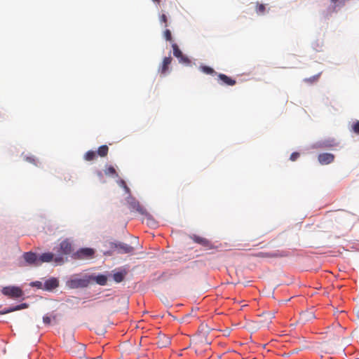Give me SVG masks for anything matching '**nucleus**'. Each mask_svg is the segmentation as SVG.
Returning a JSON list of instances; mask_svg holds the SVG:
<instances>
[{"label":"nucleus","instance_id":"1","mask_svg":"<svg viewBox=\"0 0 359 359\" xmlns=\"http://www.w3.org/2000/svg\"><path fill=\"white\" fill-rule=\"evenodd\" d=\"M54 250L55 251L54 262L58 264H63L67 260L65 257L72 256L74 253L73 243L69 238H66L55 246Z\"/></svg>","mask_w":359,"mask_h":359},{"label":"nucleus","instance_id":"2","mask_svg":"<svg viewBox=\"0 0 359 359\" xmlns=\"http://www.w3.org/2000/svg\"><path fill=\"white\" fill-rule=\"evenodd\" d=\"M1 292L5 296L11 298H19L23 295L22 289L16 286L4 287L1 290Z\"/></svg>","mask_w":359,"mask_h":359},{"label":"nucleus","instance_id":"3","mask_svg":"<svg viewBox=\"0 0 359 359\" xmlns=\"http://www.w3.org/2000/svg\"><path fill=\"white\" fill-rule=\"evenodd\" d=\"M95 254V250L93 248H81L76 252H74L72 257L74 259H83L92 258Z\"/></svg>","mask_w":359,"mask_h":359},{"label":"nucleus","instance_id":"4","mask_svg":"<svg viewBox=\"0 0 359 359\" xmlns=\"http://www.w3.org/2000/svg\"><path fill=\"white\" fill-rule=\"evenodd\" d=\"M89 283L90 281L88 278H74L67 282V286L71 289L83 288L86 287Z\"/></svg>","mask_w":359,"mask_h":359},{"label":"nucleus","instance_id":"5","mask_svg":"<svg viewBox=\"0 0 359 359\" xmlns=\"http://www.w3.org/2000/svg\"><path fill=\"white\" fill-rule=\"evenodd\" d=\"M172 48L173 50V55L175 57H176L179 62L180 63L184 64V65H189L191 63L190 60L188 57L186 55H184L180 48L178 47L177 44L175 43H172Z\"/></svg>","mask_w":359,"mask_h":359},{"label":"nucleus","instance_id":"6","mask_svg":"<svg viewBox=\"0 0 359 359\" xmlns=\"http://www.w3.org/2000/svg\"><path fill=\"white\" fill-rule=\"evenodd\" d=\"M22 257L28 265L39 266V257L36 253L32 252H25Z\"/></svg>","mask_w":359,"mask_h":359},{"label":"nucleus","instance_id":"7","mask_svg":"<svg viewBox=\"0 0 359 359\" xmlns=\"http://www.w3.org/2000/svg\"><path fill=\"white\" fill-rule=\"evenodd\" d=\"M172 59L170 56L165 57L163 58L162 64L161 65L158 69V72L161 76L164 77L168 74L169 67L172 62Z\"/></svg>","mask_w":359,"mask_h":359},{"label":"nucleus","instance_id":"8","mask_svg":"<svg viewBox=\"0 0 359 359\" xmlns=\"http://www.w3.org/2000/svg\"><path fill=\"white\" fill-rule=\"evenodd\" d=\"M127 203L129 205V208L131 210H136L142 214H144V209L142 208L140 203L133 196L129 195L126 199Z\"/></svg>","mask_w":359,"mask_h":359},{"label":"nucleus","instance_id":"9","mask_svg":"<svg viewBox=\"0 0 359 359\" xmlns=\"http://www.w3.org/2000/svg\"><path fill=\"white\" fill-rule=\"evenodd\" d=\"M191 238L196 243H198L201 245L202 246L205 247L207 249H213L214 245L212 244V243L208 240L205 238L197 236V235H192L191 236Z\"/></svg>","mask_w":359,"mask_h":359},{"label":"nucleus","instance_id":"10","mask_svg":"<svg viewBox=\"0 0 359 359\" xmlns=\"http://www.w3.org/2000/svg\"><path fill=\"white\" fill-rule=\"evenodd\" d=\"M114 248L117 250L118 253H131L134 251V248L123 243H111Z\"/></svg>","mask_w":359,"mask_h":359},{"label":"nucleus","instance_id":"11","mask_svg":"<svg viewBox=\"0 0 359 359\" xmlns=\"http://www.w3.org/2000/svg\"><path fill=\"white\" fill-rule=\"evenodd\" d=\"M334 155L330 153L320 154L318 160L321 165H327L332 163L334 160Z\"/></svg>","mask_w":359,"mask_h":359},{"label":"nucleus","instance_id":"12","mask_svg":"<svg viewBox=\"0 0 359 359\" xmlns=\"http://www.w3.org/2000/svg\"><path fill=\"white\" fill-rule=\"evenodd\" d=\"M59 285V281L55 278H51L45 281L43 284V290L50 291Z\"/></svg>","mask_w":359,"mask_h":359},{"label":"nucleus","instance_id":"13","mask_svg":"<svg viewBox=\"0 0 359 359\" xmlns=\"http://www.w3.org/2000/svg\"><path fill=\"white\" fill-rule=\"evenodd\" d=\"M55 257V254H53L52 252H45L41 254L39 257V266L41 265L42 263H48L54 261Z\"/></svg>","mask_w":359,"mask_h":359},{"label":"nucleus","instance_id":"14","mask_svg":"<svg viewBox=\"0 0 359 359\" xmlns=\"http://www.w3.org/2000/svg\"><path fill=\"white\" fill-rule=\"evenodd\" d=\"M157 345L159 348H165L170 344V339L165 334H159L157 337Z\"/></svg>","mask_w":359,"mask_h":359},{"label":"nucleus","instance_id":"15","mask_svg":"<svg viewBox=\"0 0 359 359\" xmlns=\"http://www.w3.org/2000/svg\"><path fill=\"white\" fill-rule=\"evenodd\" d=\"M218 78L219 80L222 81V83L226 84L227 86H234L236 83V80L229 77L228 76L224 74H219Z\"/></svg>","mask_w":359,"mask_h":359},{"label":"nucleus","instance_id":"16","mask_svg":"<svg viewBox=\"0 0 359 359\" xmlns=\"http://www.w3.org/2000/svg\"><path fill=\"white\" fill-rule=\"evenodd\" d=\"M74 348H76L77 351L73 350L72 351L75 354H77L79 358H82L85 357L84 351H85V349H86V346L84 344H75Z\"/></svg>","mask_w":359,"mask_h":359},{"label":"nucleus","instance_id":"17","mask_svg":"<svg viewBox=\"0 0 359 359\" xmlns=\"http://www.w3.org/2000/svg\"><path fill=\"white\" fill-rule=\"evenodd\" d=\"M27 307L26 304H21L20 305H17L15 306L10 307L8 309H6L3 311H0V315L6 314L13 311H18L22 309H25Z\"/></svg>","mask_w":359,"mask_h":359},{"label":"nucleus","instance_id":"18","mask_svg":"<svg viewBox=\"0 0 359 359\" xmlns=\"http://www.w3.org/2000/svg\"><path fill=\"white\" fill-rule=\"evenodd\" d=\"M93 280L100 285H107V277L105 275L100 274L93 277Z\"/></svg>","mask_w":359,"mask_h":359},{"label":"nucleus","instance_id":"19","mask_svg":"<svg viewBox=\"0 0 359 359\" xmlns=\"http://www.w3.org/2000/svg\"><path fill=\"white\" fill-rule=\"evenodd\" d=\"M126 275V271H124V272H122V271L116 272V273H115L113 275V278H114V280L116 283H121V282H122L123 280Z\"/></svg>","mask_w":359,"mask_h":359},{"label":"nucleus","instance_id":"20","mask_svg":"<svg viewBox=\"0 0 359 359\" xmlns=\"http://www.w3.org/2000/svg\"><path fill=\"white\" fill-rule=\"evenodd\" d=\"M109 151V147L107 145H102L98 148L97 154L101 157H105Z\"/></svg>","mask_w":359,"mask_h":359},{"label":"nucleus","instance_id":"21","mask_svg":"<svg viewBox=\"0 0 359 359\" xmlns=\"http://www.w3.org/2000/svg\"><path fill=\"white\" fill-rule=\"evenodd\" d=\"M96 157L97 154L94 151H88L84 155V159L88 161H93Z\"/></svg>","mask_w":359,"mask_h":359},{"label":"nucleus","instance_id":"22","mask_svg":"<svg viewBox=\"0 0 359 359\" xmlns=\"http://www.w3.org/2000/svg\"><path fill=\"white\" fill-rule=\"evenodd\" d=\"M104 174L106 175L111 176V177H118V174L113 166H109L105 168Z\"/></svg>","mask_w":359,"mask_h":359},{"label":"nucleus","instance_id":"23","mask_svg":"<svg viewBox=\"0 0 359 359\" xmlns=\"http://www.w3.org/2000/svg\"><path fill=\"white\" fill-rule=\"evenodd\" d=\"M266 11V6L264 4L257 3L255 6V11L258 15L264 14Z\"/></svg>","mask_w":359,"mask_h":359},{"label":"nucleus","instance_id":"24","mask_svg":"<svg viewBox=\"0 0 359 359\" xmlns=\"http://www.w3.org/2000/svg\"><path fill=\"white\" fill-rule=\"evenodd\" d=\"M200 69L203 73L206 74L212 75L216 74L215 71L212 67L208 66H201Z\"/></svg>","mask_w":359,"mask_h":359},{"label":"nucleus","instance_id":"25","mask_svg":"<svg viewBox=\"0 0 359 359\" xmlns=\"http://www.w3.org/2000/svg\"><path fill=\"white\" fill-rule=\"evenodd\" d=\"M320 74H321V73H319V74L314 75L311 77L306 78V79H304V82L308 83H313L318 80Z\"/></svg>","mask_w":359,"mask_h":359},{"label":"nucleus","instance_id":"26","mask_svg":"<svg viewBox=\"0 0 359 359\" xmlns=\"http://www.w3.org/2000/svg\"><path fill=\"white\" fill-rule=\"evenodd\" d=\"M163 37L165 39L166 41H172V34H171V32L170 29H166L163 32Z\"/></svg>","mask_w":359,"mask_h":359},{"label":"nucleus","instance_id":"27","mask_svg":"<svg viewBox=\"0 0 359 359\" xmlns=\"http://www.w3.org/2000/svg\"><path fill=\"white\" fill-rule=\"evenodd\" d=\"M159 20L161 23H164V26H168V18L165 14L163 13L159 16Z\"/></svg>","mask_w":359,"mask_h":359},{"label":"nucleus","instance_id":"28","mask_svg":"<svg viewBox=\"0 0 359 359\" xmlns=\"http://www.w3.org/2000/svg\"><path fill=\"white\" fill-rule=\"evenodd\" d=\"M43 322L44 324L49 325L51 323V317L48 316H44L43 317Z\"/></svg>","mask_w":359,"mask_h":359},{"label":"nucleus","instance_id":"29","mask_svg":"<svg viewBox=\"0 0 359 359\" xmlns=\"http://www.w3.org/2000/svg\"><path fill=\"white\" fill-rule=\"evenodd\" d=\"M300 156V154L299 152H293L290 157V159L292 161H295Z\"/></svg>","mask_w":359,"mask_h":359},{"label":"nucleus","instance_id":"30","mask_svg":"<svg viewBox=\"0 0 359 359\" xmlns=\"http://www.w3.org/2000/svg\"><path fill=\"white\" fill-rule=\"evenodd\" d=\"M353 130L355 133L359 134V121H357L353 125Z\"/></svg>","mask_w":359,"mask_h":359},{"label":"nucleus","instance_id":"31","mask_svg":"<svg viewBox=\"0 0 359 359\" xmlns=\"http://www.w3.org/2000/svg\"><path fill=\"white\" fill-rule=\"evenodd\" d=\"M32 285H34V286L37 287L38 288H42V289H43V283H42L41 282H40V281H36V282H34V283H32Z\"/></svg>","mask_w":359,"mask_h":359},{"label":"nucleus","instance_id":"32","mask_svg":"<svg viewBox=\"0 0 359 359\" xmlns=\"http://www.w3.org/2000/svg\"><path fill=\"white\" fill-rule=\"evenodd\" d=\"M26 161L36 165V159L34 156L26 157Z\"/></svg>","mask_w":359,"mask_h":359},{"label":"nucleus","instance_id":"33","mask_svg":"<svg viewBox=\"0 0 359 359\" xmlns=\"http://www.w3.org/2000/svg\"><path fill=\"white\" fill-rule=\"evenodd\" d=\"M331 335H332V339L334 341H339V338H340V336L338 333H331Z\"/></svg>","mask_w":359,"mask_h":359},{"label":"nucleus","instance_id":"34","mask_svg":"<svg viewBox=\"0 0 359 359\" xmlns=\"http://www.w3.org/2000/svg\"><path fill=\"white\" fill-rule=\"evenodd\" d=\"M51 321H53L55 323H57V316L56 314H53L50 316Z\"/></svg>","mask_w":359,"mask_h":359},{"label":"nucleus","instance_id":"35","mask_svg":"<svg viewBox=\"0 0 359 359\" xmlns=\"http://www.w3.org/2000/svg\"><path fill=\"white\" fill-rule=\"evenodd\" d=\"M123 189H125V191H126V192L127 194H128L129 195H130V189L128 187V186H127V185H125V186L123 187Z\"/></svg>","mask_w":359,"mask_h":359},{"label":"nucleus","instance_id":"36","mask_svg":"<svg viewBox=\"0 0 359 359\" xmlns=\"http://www.w3.org/2000/svg\"><path fill=\"white\" fill-rule=\"evenodd\" d=\"M97 175H98V177H99L100 179H101V178H102V172L98 171V172H97Z\"/></svg>","mask_w":359,"mask_h":359},{"label":"nucleus","instance_id":"37","mask_svg":"<svg viewBox=\"0 0 359 359\" xmlns=\"http://www.w3.org/2000/svg\"><path fill=\"white\" fill-rule=\"evenodd\" d=\"M309 315H310V316L307 319H311V318H314V315L312 313H310Z\"/></svg>","mask_w":359,"mask_h":359},{"label":"nucleus","instance_id":"38","mask_svg":"<svg viewBox=\"0 0 359 359\" xmlns=\"http://www.w3.org/2000/svg\"><path fill=\"white\" fill-rule=\"evenodd\" d=\"M122 187H123L126 184V182L123 180H121V182Z\"/></svg>","mask_w":359,"mask_h":359},{"label":"nucleus","instance_id":"39","mask_svg":"<svg viewBox=\"0 0 359 359\" xmlns=\"http://www.w3.org/2000/svg\"><path fill=\"white\" fill-rule=\"evenodd\" d=\"M339 0H330V1L333 4H336Z\"/></svg>","mask_w":359,"mask_h":359},{"label":"nucleus","instance_id":"40","mask_svg":"<svg viewBox=\"0 0 359 359\" xmlns=\"http://www.w3.org/2000/svg\"><path fill=\"white\" fill-rule=\"evenodd\" d=\"M266 255H267L266 253H265ZM270 257H277L278 255L276 254H273V255H269Z\"/></svg>","mask_w":359,"mask_h":359},{"label":"nucleus","instance_id":"41","mask_svg":"<svg viewBox=\"0 0 359 359\" xmlns=\"http://www.w3.org/2000/svg\"><path fill=\"white\" fill-rule=\"evenodd\" d=\"M152 1H154V2H156V3H158V4H159V3H160V1H161V0H152Z\"/></svg>","mask_w":359,"mask_h":359},{"label":"nucleus","instance_id":"42","mask_svg":"<svg viewBox=\"0 0 359 359\" xmlns=\"http://www.w3.org/2000/svg\"><path fill=\"white\" fill-rule=\"evenodd\" d=\"M147 220H148V221H147V223H149V222H150V221H151V219L150 217H148V218H147Z\"/></svg>","mask_w":359,"mask_h":359},{"label":"nucleus","instance_id":"43","mask_svg":"<svg viewBox=\"0 0 359 359\" xmlns=\"http://www.w3.org/2000/svg\"><path fill=\"white\" fill-rule=\"evenodd\" d=\"M269 316H270V318H271H271H273L274 317V316H273V315L269 314Z\"/></svg>","mask_w":359,"mask_h":359},{"label":"nucleus","instance_id":"44","mask_svg":"<svg viewBox=\"0 0 359 359\" xmlns=\"http://www.w3.org/2000/svg\"><path fill=\"white\" fill-rule=\"evenodd\" d=\"M337 327H338V328H339V329H340V328H341V326H340V325H339V324H337Z\"/></svg>","mask_w":359,"mask_h":359},{"label":"nucleus","instance_id":"45","mask_svg":"<svg viewBox=\"0 0 359 359\" xmlns=\"http://www.w3.org/2000/svg\"><path fill=\"white\" fill-rule=\"evenodd\" d=\"M99 358H100V357H97L95 359H99ZM93 359H95V358H93Z\"/></svg>","mask_w":359,"mask_h":359},{"label":"nucleus","instance_id":"46","mask_svg":"<svg viewBox=\"0 0 359 359\" xmlns=\"http://www.w3.org/2000/svg\"><path fill=\"white\" fill-rule=\"evenodd\" d=\"M1 307V305H0V308Z\"/></svg>","mask_w":359,"mask_h":359}]
</instances>
